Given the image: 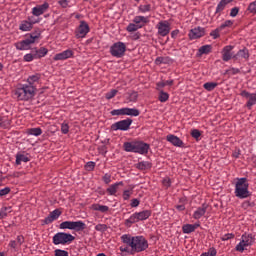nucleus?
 Wrapping results in <instances>:
<instances>
[{
	"instance_id": "09e8293b",
	"label": "nucleus",
	"mask_w": 256,
	"mask_h": 256,
	"mask_svg": "<svg viewBox=\"0 0 256 256\" xmlns=\"http://www.w3.org/2000/svg\"><path fill=\"white\" fill-rule=\"evenodd\" d=\"M217 250L215 248H210L208 252L202 253L201 256H216Z\"/></svg>"
},
{
	"instance_id": "864d4df0",
	"label": "nucleus",
	"mask_w": 256,
	"mask_h": 256,
	"mask_svg": "<svg viewBox=\"0 0 256 256\" xmlns=\"http://www.w3.org/2000/svg\"><path fill=\"white\" fill-rule=\"evenodd\" d=\"M33 59H36L35 58V52H33V54H26L24 56V61H26L27 63L33 61Z\"/></svg>"
},
{
	"instance_id": "1a4fd4ad",
	"label": "nucleus",
	"mask_w": 256,
	"mask_h": 256,
	"mask_svg": "<svg viewBox=\"0 0 256 256\" xmlns=\"http://www.w3.org/2000/svg\"><path fill=\"white\" fill-rule=\"evenodd\" d=\"M158 34L161 35V37H167L169 33L171 32V24L168 21H160L157 24Z\"/></svg>"
},
{
	"instance_id": "774afa93",
	"label": "nucleus",
	"mask_w": 256,
	"mask_h": 256,
	"mask_svg": "<svg viewBox=\"0 0 256 256\" xmlns=\"http://www.w3.org/2000/svg\"><path fill=\"white\" fill-rule=\"evenodd\" d=\"M233 237H235V235L233 234H225L221 237L222 241H229V239H233Z\"/></svg>"
},
{
	"instance_id": "0eeeda50",
	"label": "nucleus",
	"mask_w": 256,
	"mask_h": 256,
	"mask_svg": "<svg viewBox=\"0 0 256 256\" xmlns=\"http://www.w3.org/2000/svg\"><path fill=\"white\" fill-rule=\"evenodd\" d=\"M131 123H133V120L127 118L112 124L111 129L112 131H129Z\"/></svg>"
},
{
	"instance_id": "2f4dec72",
	"label": "nucleus",
	"mask_w": 256,
	"mask_h": 256,
	"mask_svg": "<svg viewBox=\"0 0 256 256\" xmlns=\"http://www.w3.org/2000/svg\"><path fill=\"white\" fill-rule=\"evenodd\" d=\"M43 134V130L41 128H30L27 130V135H33L34 137H39V135Z\"/></svg>"
},
{
	"instance_id": "f3484780",
	"label": "nucleus",
	"mask_w": 256,
	"mask_h": 256,
	"mask_svg": "<svg viewBox=\"0 0 256 256\" xmlns=\"http://www.w3.org/2000/svg\"><path fill=\"white\" fill-rule=\"evenodd\" d=\"M231 51H233V46L228 45L224 47L222 51V59L223 61H231L233 59V54H231Z\"/></svg>"
},
{
	"instance_id": "5fc2aeb1",
	"label": "nucleus",
	"mask_w": 256,
	"mask_h": 256,
	"mask_svg": "<svg viewBox=\"0 0 256 256\" xmlns=\"http://www.w3.org/2000/svg\"><path fill=\"white\" fill-rule=\"evenodd\" d=\"M220 31H221V28H217L210 33V36L213 37V39H219Z\"/></svg>"
},
{
	"instance_id": "412c9836",
	"label": "nucleus",
	"mask_w": 256,
	"mask_h": 256,
	"mask_svg": "<svg viewBox=\"0 0 256 256\" xmlns=\"http://www.w3.org/2000/svg\"><path fill=\"white\" fill-rule=\"evenodd\" d=\"M35 21H27L24 20L21 22L19 29L20 31H31L33 29V25H35Z\"/></svg>"
},
{
	"instance_id": "4be33fe9",
	"label": "nucleus",
	"mask_w": 256,
	"mask_h": 256,
	"mask_svg": "<svg viewBox=\"0 0 256 256\" xmlns=\"http://www.w3.org/2000/svg\"><path fill=\"white\" fill-rule=\"evenodd\" d=\"M123 186V182H117L115 184L110 185L106 191L108 195H117V191H119V187Z\"/></svg>"
},
{
	"instance_id": "4d7b16f0",
	"label": "nucleus",
	"mask_w": 256,
	"mask_h": 256,
	"mask_svg": "<svg viewBox=\"0 0 256 256\" xmlns=\"http://www.w3.org/2000/svg\"><path fill=\"white\" fill-rule=\"evenodd\" d=\"M248 11H250V13H256V0L249 4Z\"/></svg>"
},
{
	"instance_id": "6e6d98bb",
	"label": "nucleus",
	"mask_w": 256,
	"mask_h": 256,
	"mask_svg": "<svg viewBox=\"0 0 256 256\" xmlns=\"http://www.w3.org/2000/svg\"><path fill=\"white\" fill-rule=\"evenodd\" d=\"M61 131L64 135H67V133H69V124L63 123L61 125Z\"/></svg>"
},
{
	"instance_id": "ea45409f",
	"label": "nucleus",
	"mask_w": 256,
	"mask_h": 256,
	"mask_svg": "<svg viewBox=\"0 0 256 256\" xmlns=\"http://www.w3.org/2000/svg\"><path fill=\"white\" fill-rule=\"evenodd\" d=\"M40 37H41V30H36L35 32H32L30 34V37L28 39L32 41V43H35V41H37V39H39Z\"/></svg>"
},
{
	"instance_id": "58836bf2",
	"label": "nucleus",
	"mask_w": 256,
	"mask_h": 256,
	"mask_svg": "<svg viewBox=\"0 0 256 256\" xmlns=\"http://www.w3.org/2000/svg\"><path fill=\"white\" fill-rule=\"evenodd\" d=\"M158 99H159L160 103H165V102L169 101V94L163 90H160Z\"/></svg>"
},
{
	"instance_id": "4c0bfd02",
	"label": "nucleus",
	"mask_w": 256,
	"mask_h": 256,
	"mask_svg": "<svg viewBox=\"0 0 256 256\" xmlns=\"http://www.w3.org/2000/svg\"><path fill=\"white\" fill-rule=\"evenodd\" d=\"M141 27H143V25L130 23L126 28V31H128V33H133L138 29H141Z\"/></svg>"
},
{
	"instance_id": "72a5a7b5",
	"label": "nucleus",
	"mask_w": 256,
	"mask_h": 256,
	"mask_svg": "<svg viewBox=\"0 0 256 256\" xmlns=\"http://www.w3.org/2000/svg\"><path fill=\"white\" fill-rule=\"evenodd\" d=\"M232 0H221L219 2V4L217 5L216 8V13H221V11H223V9H225V7L228 5V3H231Z\"/></svg>"
},
{
	"instance_id": "8fccbe9b",
	"label": "nucleus",
	"mask_w": 256,
	"mask_h": 256,
	"mask_svg": "<svg viewBox=\"0 0 256 256\" xmlns=\"http://www.w3.org/2000/svg\"><path fill=\"white\" fill-rule=\"evenodd\" d=\"M191 135L194 139L199 140V137H201V131H199L198 129H193L191 131Z\"/></svg>"
},
{
	"instance_id": "4468645a",
	"label": "nucleus",
	"mask_w": 256,
	"mask_h": 256,
	"mask_svg": "<svg viewBox=\"0 0 256 256\" xmlns=\"http://www.w3.org/2000/svg\"><path fill=\"white\" fill-rule=\"evenodd\" d=\"M70 57H73V51L66 50L61 53H58L54 56V61H65V59H70Z\"/></svg>"
},
{
	"instance_id": "7ed1b4c3",
	"label": "nucleus",
	"mask_w": 256,
	"mask_h": 256,
	"mask_svg": "<svg viewBox=\"0 0 256 256\" xmlns=\"http://www.w3.org/2000/svg\"><path fill=\"white\" fill-rule=\"evenodd\" d=\"M235 195L238 199H247L249 195V183H247V178H240L235 185Z\"/></svg>"
},
{
	"instance_id": "2eb2a0df",
	"label": "nucleus",
	"mask_w": 256,
	"mask_h": 256,
	"mask_svg": "<svg viewBox=\"0 0 256 256\" xmlns=\"http://www.w3.org/2000/svg\"><path fill=\"white\" fill-rule=\"evenodd\" d=\"M47 9H49V4L44 3L40 6L34 7L32 9V14L35 15V17H39L40 15H43V13H45V11H47Z\"/></svg>"
},
{
	"instance_id": "a878e982",
	"label": "nucleus",
	"mask_w": 256,
	"mask_h": 256,
	"mask_svg": "<svg viewBox=\"0 0 256 256\" xmlns=\"http://www.w3.org/2000/svg\"><path fill=\"white\" fill-rule=\"evenodd\" d=\"M40 79H41V74H34L28 77L27 83L28 85H32V87H35V83H39Z\"/></svg>"
},
{
	"instance_id": "c756f323",
	"label": "nucleus",
	"mask_w": 256,
	"mask_h": 256,
	"mask_svg": "<svg viewBox=\"0 0 256 256\" xmlns=\"http://www.w3.org/2000/svg\"><path fill=\"white\" fill-rule=\"evenodd\" d=\"M21 163H29V157L25 156L24 154H17L16 165H21Z\"/></svg>"
},
{
	"instance_id": "680f3d73",
	"label": "nucleus",
	"mask_w": 256,
	"mask_h": 256,
	"mask_svg": "<svg viewBox=\"0 0 256 256\" xmlns=\"http://www.w3.org/2000/svg\"><path fill=\"white\" fill-rule=\"evenodd\" d=\"M55 256H69V253H67L65 250H56Z\"/></svg>"
},
{
	"instance_id": "0e129e2a",
	"label": "nucleus",
	"mask_w": 256,
	"mask_h": 256,
	"mask_svg": "<svg viewBox=\"0 0 256 256\" xmlns=\"http://www.w3.org/2000/svg\"><path fill=\"white\" fill-rule=\"evenodd\" d=\"M238 14H239V8L234 7L231 9L230 17H237Z\"/></svg>"
},
{
	"instance_id": "c03bdc74",
	"label": "nucleus",
	"mask_w": 256,
	"mask_h": 256,
	"mask_svg": "<svg viewBox=\"0 0 256 256\" xmlns=\"http://www.w3.org/2000/svg\"><path fill=\"white\" fill-rule=\"evenodd\" d=\"M9 213H11V208H9V207L1 208L0 219H5V217H7V215H9Z\"/></svg>"
},
{
	"instance_id": "6e6552de",
	"label": "nucleus",
	"mask_w": 256,
	"mask_h": 256,
	"mask_svg": "<svg viewBox=\"0 0 256 256\" xmlns=\"http://www.w3.org/2000/svg\"><path fill=\"white\" fill-rule=\"evenodd\" d=\"M253 245V236L251 234L242 235V241L236 246V251L243 253L245 251V247H249Z\"/></svg>"
},
{
	"instance_id": "f704fd0d",
	"label": "nucleus",
	"mask_w": 256,
	"mask_h": 256,
	"mask_svg": "<svg viewBox=\"0 0 256 256\" xmlns=\"http://www.w3.org/2000/svg\"><path fill=\"white\" fill-rule=\"evenodd\" d=\"M127 95H128L127 99L129 101V103H136L137 99H139V94L135 91L128 92Z\"/></svg>"
},
{
	"instance_id": "052dcab7",
	"label": "nucleus",
	"mask_w": 256,
	"mask_h": 256,
	"mask_svg": "<svg viewBox=\"0 0 256 256\" xmlns=\"http://www.w3.org/2000/svg\"><path fill=\"white\" fill-rule=\"evenodd\" d=\"M11 192V188L6 187L0 190V197H4V195H9Z\"/></svg>"
},
{
	"instance_id": "3c124183",
	"label": "nucleus",
	"mask_w": 256,
	"mask_h": 256,
	"mask_svg": "<svg viewBox=\"0 0 256 256\" xmlns=\"http://www.w3.org/2000/svg\"><path fill=\"white\" fill-rule=\"evenodd\" d=\"M95 230L96 231H101L103 233V232L107 231V225H105V224H97L95 226Z\"/></svg>"
},
{
	"instance_id": "b1692460",
	"label": "nucleus",
	"mask_w": 256,
	"mask_h": 256,
	"mask_svg": "<svg viewBox=\"0 0 256 256\" xmlns=\"http://www.w3.org/2000/svg\"><path fill=\"white\" fill-rule=\"evenodd\" d=\"M199 227V224H185L182 226L183 233L189 234L193 233L195 229Z\"/></svg>"
},
{
	"instance_id": "aec40b11",
	"label": "nucleus",
	"mask_w": 256,
	"mask_h": 256,
	"mask_svg": "<svg viewBox=\"0 0 256 256\" xmlns=\"http://www.w3.org/2000/svg\"><path fill=\"white\" fill-rule=\"evenodd\" d=\"M207 204H202L201 207H198L197 210L193 214L194 219H201L205 213H207Z\"/></svg>"
},
{
	"instance_id": "e2e57ef3",
	"label": "nucleus",
	"mask_w": 256,
	"mask_h": 256,
	"mask_svg": "<svg viewBox=\"0 0 256 256\" xmlns=\"http://www.w3.org/2000/svg\"><path fill=\"white\" fill-rule=\"evenodd\" d=\"M120 251H121V253H130V255H131V248L129 247V245L121 246Z\"/></svg>"
},
{
	"instance_id": "bb28decb",
	"label": "nucleus",
	"mask_w": 256,
	"mask_h": 256,
	"mask_svg": "<svg viewBox=\"0 0 256 256\" xmlns=\"http://www.w3.org/2000/svg\"><path fill=\"white\" fill-rule=\"evenodd\" d=\"M33 53L35 55V59H41V57H45V55H47L48 50L47 48L42 47L39 50L35 49Z\"/></svg>"
},
{
	"instance_id": "e433bc0d",
	"label": "nucleus",
	"mask_w": 256,
	"mask_h": 256,
	"mask_svg": "<svg viewBox=\"0 0 256 256\" xmlns=\"http://www.w3.org/2000/svg\"><path fill=\"white\" fill-rule=\"evenodd\" d=\"M133 21L136 25H139L140 23H143V25H145V23H149V18L144 16H136L134 17Z\"/></svg>"
},
{
	"instance_id": "9b49d317",
	"label": "nucleus",
	"mask_w": 256,
	"mask_h": 256,
	"mask_svg": "<svg viewBox=\"0 0 256 256\" xmlns=\"http://www.w3.org/2000/svg\"><path fill=\"white\" fill-rule=\"evenodd\" d=\"M134 153H139L140 155H147L149 153V144L145 142H135Z\"/></svg>"
},
{
	"instance_id": "7c9ffc66",
	"label": "nucleus",
	"mask_w": 256,
	"mask_h": 256,
	"mask_svg": "<svg viewBox=\"0 0 256 256\" xmlns=\"http://www.w3.org/2000/svg\"><path fill=\"white\" fill-rule=\"evenodd\" d=\"M123 147L128 153H135V142H125Z\"/></svg>"
},
{
	"instance_id": "69168bd1",
	"label": "nucleus",
	"mask_w": 256,
	"mask_h": 256,
	"mask_svg": "<svg viewBox=\"0 0 256 256\" xmlns=\"http://www.w3.org/2000/svg\"><path fill=\"white\" fill-rule=\"evenodd\" d=\"M102 180L104 181V183H106V185H109V183H111V175L105 174Z\"/></svg>"
},
{
	"instance_id": "6ab92c4d",
	"label": "nucleus",
	"mask_w": 256,
	"mask_h": 256,
	"mask_svg": "<svg viewBox=\"0 0 256 256\" xmlns=\"http://www.w3.org/2000/svg\"><path fill=\"white\" fill-rule=\"evenodd\" d=\"M233 59H244L245 61L249 60V50L247 48L239 50L234 56Z\"/></svg>"
},
{
	"instance_id": "393cba45",
	"label": "nucleus",
	"mask_w": 256,
	"mask_h": 256,
	"mask_svg": "<svg viewBox=\"0 0 256 256\" xmlns=\"http://www.w3.org/2000/svg\"><path fill=\"white\" fill-rule=\"evenodd\" d=\"M84 229H87V225L83 221L72 222V230L84 231Z\"/></svg>"
},
{
	"instance_id": "dca6fc26",
	"label": "nucleus",
	"mask_w": 256,
	"mask_h": 256,
	"mask_svg": "<svg viewBox=\"0 0 256 256\" xmlns=\"http://www.w3.org/2000/svg\"><path fill=\"white\" fill-rule=\"evenodd\" d=\"M61 216V211H59L58 209L52 211L44 220V223H46V225H49V223H53V221H55L56 219H59V217Z\"/></svg>"
},
{
	"instance_id": "c9c22d12",
	"label": "nucleus",
	"mask_w": 256,
	"mask_h": 256,
	"mask_svg": "<svg viewBox=\"0 0 256 256\" xmlns=\"http://www.w3.org/2000/svg\"><path fill=\"white\" fill-rule=\"evenodd\" d=\"M253 105H256V92L250 95V97L248 98V102L246 103V107L251 109Z\"/></svg>"
},
{
	"instance_id": "ddd939ff",
	"label": "nucleus",
	"mask_w": 256,
	"mask_h": 256,
	"mask_svg": "<svg viewBox=\"0 0 256 256\" xmlns=\"http://www.w3.org/2000/svg\"><path fill=\"white\" fill-rule=\"evenodd\" d=\"M31 45H33V41L26 38L25 40L16 43V49H18V51H27L28 49H31Z\"/></svg>"
},
{
	"instance_id": "13d9d810",
	"label": "nucleus",
	"mask_w": 256,
	"mask_h": 256,
	"mask_svg": "<svg viewBox=\"0 0 256 256\" xmlns=\"http://www.w3.org/2000/svg\"><path fill=\"white\" fill-rule=\"evenodd\" d=\"M117 95V90L113 89L110 92L106 93V99H113Z\"/></svg>"
},
{
	"instance_id": "603ef678",
	"label": "nucleus",
	"mask_w": 256,
	"mask_h": 256,
	"mask_svg": "<svg viewBox=\"0 0 256 256\" xmlns=\"http://www.w3.org/2000/svg\"><path fill=\"white\" fill-rule=\"evenodd\" d=\"M231 25H233V21L231 20H226L224 23H222L220 25V30L223 31V29H225V27H231Z\"/></svg>"
},
{
	"instance_id": "cd10ccee",
	"label": "nucleus",
	"mask_w": 256,
	"mask_h": 256,
	"mask_svg": "<svg viewBox=\"0 0 256 256\" xmlns=\"http://www.w3.org/2000/svg\"><path fill=\"white\" fill-rule=\"evenodd\" d=\"M91 209H93V211H100V213H107V211H109V206L93 204Z\"/></svg>"
},
{
	"instance_id": "39448f33",
	"label": "nucleus",
	"mask_w": 256,
	"mask_h": 256,
	"mask_svg": "<svg viewBox=\"0 0 256 256\" xmlns=\"http://www.w3.org/2000/svg\"><path fill=\"white\" fill-rule=\"evenodd\" d=\"M72 241H75V236L64 232H58L53 236L54 245H67V243H72Z\"/></svg>"
},
{
	"instance_id": "f8f14e48",
	"label": "nucleus",
	"mask_w": 256,
	"mask_h": 256,
	"mask_svg": "<svg viewBox=\"0 0 256 256\" xmlns=\"http://www.w3.org/2000/svg\"><path fill=\"white\" fill-rule=\"evenodd\" d=\"M190 39H201V37H205V28L196 27L191 29L189 32Z\"/></svg>"
},
{
	"instance_id": "c85d7f7f",
	"label": "nucleus",
	"mask_w": 256,
	"mask_h": 256,
	"mask_svg": "<svg viewBox=\"0 0 256 256\" xmlns=\"http://www.w3.org/2000/svg\"><path fill=\"white\" fill-rule=\"evenodd\" d=\"M124 115H130L131 117H139V110L136 108H124Z\"/></svg>"
},
{
	"instance_id": "9d476101",
	"label": "nucleus",
	"mask_w": 256,
	"mask_h": 256,
	"mask_svg": "<svg viewBox=\"0 0 256 256\" xmlns=\"http://www.w3.org/2000/svg\"><path fill=\"white\" fill-rule=\"evenodd\" d=\"M89 33V24L85 21H81L79 27L76 30L77 39H83Z\"/></svg>"
},
{
	"instance_id": "f03ea898",
	"label": "nucleus",
	"mask_w": 256,
	"mask_h": 256,
	"mask_svg": "<svg viewBox=\"0 0 256 256\" xmlns=\"http://www.w3.org/2000/svg\"><path fill=\"white\" fill-rule=\"evenodd\" d=\"M37 88L33 85L23 84L16 88L14 95L17 97L18 101H29L35 97V92Z\"/></svg>"
},
{
	"instance_id": "bf43d9fd",
	"label": "nucleus",
	"mask_w": 256,
	"mask_h": 256,
	"mask_svg": "<svg viewBox=\"0 0 256 256\" xmlns=\"http://www.w3.org/2000/svg\"><path fill=\"white\" fill-rule=\"evenodd\" d=\"M243 209H249V207H255V203L250 201H245L242 203Z\"/></svg>"
},
{
	"instance_id": "a18cd8bd",
	"label": "nucleus",
	"mask_w": 256,
	"mask_h": 256,
	"mask_svg": "<svg viewBox=\"0 0 256 256\" xmlns=\"http://www.w3.org/2000/svg\"><path fill=\"white\" fill-rule=\"evenodd\" d=\"M60 229H71L73 230V222L71 221H64L60 224Z\"/></svg>"
},
{
	"instance_id": "338daca9",
	"label": "nucleus",
	"mask_w": 256,
	"mask_h": 256,
	"mask_svg": "<svg viewBox=\"0 0 256 256\" xmlns=\"http://www.w3.org/2000/svg\"><path fill=\"white\" fill-rule=\"evenodd\" d=\"M86 169L87 171H93V169H95V162H88L86 164Z\"/></svg>"
},
{
	"instance_id": "49530a36",
	"label": "nucleus",
	"mask_w": 256,
	"mask_h": 256,
	"mask_svg": "<svg viewBox=\"0 0 256 256\" xmlns=\"http://www.w3.org/2000/svg\"><path fill=\"white\" fill-rule=\"evenodd\" d=\"M138 9L141 13H147L151 11V5L150 4L140 5Z\"/></svg>"
},
{
	"instance_id": "423d86ee",
	"label": "nucleus",
	"mask_w": 256,
	"mask_h": 256,
	"mask_svg": "<svg viewBox=\"0 0 256 256\" xmlns=\"http://www.w3.org/2000/svg\"><path fill=\"white\" fill-rule=\"evenodd\" d=\"M125 51H127V46L123 42H116L110 47L112 57H117L118 59L125 55Z\"/></svg>"
},
{
	"instance_id": "79ce46f5",
	"label": "nucleus",
	"mask_w": 256,
	"mask_h": 256,
	"mask_svg": "<svg viewBox=\"0 0 256 256\" xmlns=\"http://www.w3.org/2000/svg\"><path fill=\"white\" fill-rule=\"evenodd\" d=\"M167 85L169 87H171V85H173V80H167V81H161L157 83V89H163V87H167Z\"/></svg>"
},
{
	"instance_id": "37998d69",
	"label": "nucleus",
	"mask_w": 256,
	"mask_h": 256,
	"mask_svg": "<svg viewBox=\"0 0 256 256\" xmlns=\"http://www.w3.org/2000/svg\"><path fill=\"white\" fill-rule=\"evenodd\" d=\"M216 82H206L203 87L206 89V91H213L217 87Z\"/></svg>"
},
{
	"instance_id": "a211bd4d",
	"label": "nucleus",
	"mask_w": 256,
	"mask_h": 256,
	"mask_svg": "<svg viewBox=\"0 0 256 256\" xmlns=\"http://www.w3.org/2000/svg\"><path fill=\"white\" fill-rule=\"evenodd\" d=\"M166 140L174 145V147H183V142L181 139L173 134H170L166 137Z\"/></svg>"
},
{
	"instance_id": "473e14b6",
	"label": "nucleus",
	"mask_w": 256,
	"mask_h": 256,
	"mask_svg": "<svg viewBox=\"0 0 256 256\" xmlns=\"http://www.w3.org/2000/svg\"><path fill=\"white\" fill-rule=\"evenodd\" d=\"M11 125V120H9L7 117H1L0 116V127L1 129H8Z\"/></svg>"
},
{
	"instance_id": "de8ad7c7",
	"label": "nucleus",
	"mask_w": 256,
	"mask_h": 256,
	"mask_svg": "<svg viewBox=\"0 0 256 256\" xmlns=\"http://www.w3.org/2000/svg\"><path fill=\"white\" fill-rule=\"evenodd\" d=\"M110 113L112 116L125 115V108L112 110Z\"/></svg>"
},
{
	"instance_id": "5701e85b",
	"label": "nucleus",
	"mask_w": 256,
	"mask_h": 256,
	"mask_svg": "<svg viewBox=\"0 0 256 256\" xmlns=\"http://www.w3.org/2000/svg\"><path fill=\"white\" fill-rule=\"evenodd\" d=\"M136 169L140 171H147V169H151L152 164L149 161H141L135 165Z\"/></svg>"
},
{
	"instance_id": "a19ab883",
	"label": "nucleus",
	"mask_w": 256,
	"mask_h": 256,
	"mask_svg": "<svg viewBox=\"0 0 256 256\" xmlns=\"http://www.w3.org/2000/svg\"><path fill=\"white\" fill-rule=\"evenodd\" d=\"M212 47L211 45H204L199 48L200 55H209V52L211 51Z\"/></svg>"
},
{
	"instance_id": "f257e3e1",
	"label": "nucleus",
	"mask_w": 256,
	"mask_h": 256,
	"mask_svg": "<svg viewBox=\"0 0 256 256\" xmlns=\"http://www.w3.org/2000/svg\"><path fill=\"white\" fill-rule=\"evenodd\" d=\"M121 241L128 247H131V255L135 253H141L149 247V242L143 236H131L129 234H124L121 236Z\"/></svg>"
},
{
	"instance_id": "20e7f679",
	"label": "nucleus",
	"mask_w": 256,
	"mask_h": 256,
	"mask_svg": "<svg viewBox=\"0 0 256 256\" xmlns=\"http://www.w3.org/2000/svg\"><path fill=\"white\" fill-rule=\"evenodd\" d=\"M151 217V210H143L132 214L129 219L125 221L126 225H133V223H139V221H145Z\"/></svg>"
}]
</instances>
